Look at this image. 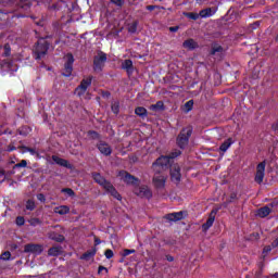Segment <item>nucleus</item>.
I'll use <instances>...</instances> for the list:
<instances>
[{"mask_svg":"<svg viewBox=\"0 0 278 278\" xmlns=\"http://www.w3.org/2000/svg\"><path fill=\"white\" fill-rule=\"evenodd\" d=\"M25 253H34V255H40L42 253V245L39 244H27L24 248Z\"/></svg>","mask_w":278,"mask_h":278,"instance_id":"nucleus-10","label":"nucleus"},{"mask_svg":"<svg viewBox=\"0 0 278 278\" xmlns=\"http://www.w3.org/2000/svg\"><path fill=\"white\" fill-rule=\"evenodd\" d=\"M38 201H41V203H45L46 199H45V194L40 193L37 195Z\"/></svg>","mask_w":278,"mask_h":278,"instance_id":"nucleus-41","label":"nucleus"},{"mask_svg":"<svg viewBox=\"0 0 278 278\" xmlns=\"http://www.w3.org/2000/svg\"><path fill=\"white\" fill-rule=\"evenodd\" d=\"M105 60H108V56L103 53H100L98 56H96L93 61L94 68L100 71L101 66H103V63H105Z\"/></svg>","mask_w":278,"mask_h":278,"instance_id":"nucleus-13","label":"nucleus"},{"mask_svg":"<svg viewBox=\"0 0 278 278\" xmlns=\"http://www.w3.org/2000/svg\"><path fill=\"white\" fill-rule=\"evenodd\" d=\"M93 179L97 184H99L100 186H103L105 188L106 192L112 194V197H114V199H117V201H121V194H118L116 189H114V186H112V184L108 182L106 179L103 178V176H100V174H94Z\"/></svg>","mask_w":278,"mask_h":278,"instance_id":"nucleus-1","label":"nucleus"},{"mask_svg":"<svg viewBox=\"0 0 278 278\" xmlns=\"http://www.w3.org/2000/svg\"><path fill=\"white\" fill-rule=\"evenodd\" d=\"M104 255L106 260H112V257H114V252L112 250H106Z\"/></svg>","mask_w":278,"mask_h":278,"instance_id":"nucleus-33","label":"nucleus"},{"mask_svg":"<svg viewBox=\"0 0 278 278\" xmlns=\"http://www.w3.org/2000/svg\"><path fill=\"white\" fill-rule=\"evenodd\" d=\"M121 177L125 184H136L138 181L134 176L127 174V172H122Z\"/></svg>","mask_w":278,"mask_h":278,"instance_id":"nucleus-15","label":"nucleus"},{"mask_svg":"<svg viewBox=\"0 0 278 278\" xmlns=\"http://www.w3.org/2000/svg\"><path fill=\"white\" fill-rule=\"evenodd\" d=\"M93 134V136H97V132H92Z\"/></svg>","mask_w":278,"mask_h":278,"instance_id":"nucleus-54","label":"nucleus"},{"mask_svg":"<svg viewBox=\"0 0 278 278\" xmlns=\"http://www.w3.org/2000/svg\"><path fill=\"white\" fill-rule=\"evenodd\" d=\"M5 66H7V68H9L10 71H17V67L14 66V65H12V64H10V63H8L7 65H4V68H5Z\"/></svg>","mask_w":278,"mask_h":278,"instance_id":"nucleus-40","label":"nucleus"},{"mask_svg":"<svg viewBox=\"0 0 278 278\" xmlns=\"http://www.w3.org/2000/svg\"><path fill=\"white\" fill-rule=\"evenodd\" d=\"M91 84H92L91 77H87L83 79V81L80 83V86L76 89L77 94L81 97V94H84L86 90H88V88L91 86Z\"/></svg>","mask_w":278,"mask_h":278,"instance_id":"nucleus-8","label":"nucleus"},{"mask_svg":"<svg viewBox=\"0 0 278 278\" xmlns=\"http://www.w3.org/2000/svg\"><path fill=\"white\" fill-rule=\"evenodd\" d=\"M231 144H233V141L231 139H227L220 147H219V151H223L225 153V151H227V149H229V147H231Z\"/></svg>","mask_w":278,"mask_h":278,"instance_id":"nucleus-22","label":"nucleus"},{"mask_svg":"<svg viewBox=\"0 0 278 278\" xmlns=\"http://www.w3.org/2000/svg\"><path fill=\"white\" fill-rule=\"evenodd\" d=\"M115 5H123V0H111Z\"/></svg>","mask_w":278,"mask_h":278,"instance_id":"nucleus-42","label":"nucleus"},{"mask_svg":"<svg viewBox=\"0 0 278 278\" xmlns=\"http://www.w3.org/2000/svg\"><path fill=\"white\" fill-rule=\"evenodd\" d=\"M31 155L36 154V150H29Z\"/></svg>","mask_w":278,"mask_h":278,"instance_id":"nucleus-51","label":"nucleus"},{"mask_svg":"<svg viewBox=\"0 0 278 278\" xmlns=\"http://www.w3.org/2000/svg\"><path fill=\"white\" fill-rule=\"evenodd\" d=\"M94 243H96V244H101V240H100L99 238H96V239H94Z\"/></svg>","mask_w":278,"mask_h":278,"instance_id":"nucleus-46","label":"nucleus"},{"mask_svg":"<svg viewBox=\"0 0 278 278\" xmlns=\"http://www.w3.org/2000/svg\"><path fill=\"white\" fill-rule=\"evenodd\" d=\"M70 212H71V208L67 205H61V206L54 207V214H60V216H64Z\"/></svg>","mask_w":278,"mask_h":278,"instance_id":"nucleus-16","label":"nucleus"},{"mask_svg":"<svg viewBox=\"0 0 278 278\" xmlns=\"http://www.w3.org/2000/svg\"><path fill=\"white\" fill-rule=\"evenodd\" d=\"M185 16L187 17V18H191V21H198V18H200L201 16H200V13L198 14V13H185Z\"/></svg>","mask_w":278,"mask_h":278,"instance_id":"nucleus-28","label":"nucleus"},{"mask_svg":"<svg viewBox=\"0 0 278 278\" xmlns=\"http://www.w3.org/2000/svg\"><path fill=\"white\" fill-rule=\"evenodd\" d=\"M150 110H151L152 112H161V110H164V102L159 101V102H156L155 104H152V105L150 106Z\"/></svg>","mask_w":278,"mask_h":278,"instance_id":"nucleus-20","label":"nucleus"},{"mask_svg":"<svg viewBox=\"0 0 278 278\" xmlns=\"http://www.w3.org/2000/svg\"><path fill=\"white\" fill-rule=\"evenodd\" d=\"M36 207V203L34 202V200H28L26 203V210H34Z\"/></svg>","mask_w":278,"mask_h":278,"instance_id":"nucleus-31","label":"nucleus"},{"mask_svg":"<svg viewBox=\"0 0 278 278\" xmlns=\"http://www.w3.org/2000/svg\"><path fill=\"white\" fill-rule=\"evenodd\" d=\"M264 251H265V252H268V251H270V248H267V249H265Z\"/></svg>","mask_w":278,"mask_h":278,"instance_id":"nucleus-52","label":"nucleus"},{"mask_svg":"<svg viewBox=\"0 0 278 278\" xmlns=\"http://www.w3.org/2000/svg\"><path fill=\"white\" fill-rule=\"evenodd\" d=\"M174 260L173 256H167V262H173Z\"/></svg>","mask_w":278,"mask_h":278,"instance_id":"nucleus-48","label":"nucleus"},{"mask_svg":"<svg viewBox=\"0 0 278 278\" xmlns=\"http://www.w3.org/2000/svg\"><path fill=\"white\" fill-rule=\"evenodd\" d=\"M155 188H164L166 186V177L161 173H156L153 177Z\"/></svg>","mask_w":278,"mask_h":278,"instance_id":"nucleus-9","label":"nucleus"},{"mask_svg":"<svg viewBox=\"0 0 278 278\" xmlns=\"http://www.w3.org/2000/svg\"><path fill=\"white\" fill-rule=\"evenodd\" d=\"M61 192H63L67 197H75V191H73V189L71 188L62 189Z\"/></svg>","mask_w":278,"mask_h":278,"instance_id":"nucleus-30","label":"nucleus"},{"mask_svg":"<svg viewBox=\"0 0 278 278\" xmlns=\"http://www.w3.org/2000/svg\"><path fill=\"white\" fill-rule=\"evenodd\" d=\"M50 238H51V240H55L56 242H62V240H64L63 236H59V237L50 236Z\"/></svg>","mask_w":278,"mask_h":278,"instance_id":"nucleus-35","label":"nucleus"},{"mask_svg":"<svg viewBox=\"0 0 278 278\" xmlns=\"http://www.w3.org/2000/svg\"><path fill=\"white\" fill-rule=\"evenodd\" d=\"M216 14V9L207 8L200 11V18H210Z\"/></svg>","mask_w":278,"mask_h":278,"instance_id":"nucleus-14","label":"nucleus"},{"mask_svg":"<svg viewBox=\"0 0 278 278\" xmlns=\"http://www.w3.org/2000/svg\"><path fill=\"white\" fill-rule=\"evenodd\" d=\"M122 67L127 71V73H131L132 68H134V62H131V60H125L122 63Z\"/></svg>","mask_w":278,"mask_h":278,"instance_id":"nucleus-18","label":"nucleus"},{"mask_svg":"<svg viewBox=\"0 0 278 278\" xmlns=\"http://www.w3.org/2000/svg\"><path fill=\"white\" fill-rule=\"evenodd\" d=\"M265 173H266V163L262 162L256 167V175H255L256 184H262V181H264Z\"/></svg>","mask_w":278,"mask_h":278,"instance_id":"nucleus-7","label":"nucleus"},{"mask_svg":"<svg viewBox=\"0 0 278 278\" xmlns=\"http://www.w3.org/2000/svg\"><path fill=\"white\" fill-rule=\"evenodd\" d=\"M170 177H172V181H179L181 179L179 165L174 164L170 166Z\"/></svg>","mask_w":278,"mask_h":278,"instance_id":"nucleus-11","label":"nucleus"},{"mask_svg":"<svg viewBox=\"0 0 278 278\" xmlns=\"http://www.w3.org/2000/svg\"><path fill=\"white\" fill-rule=\"evenodd\" d=\"M268 214H270V207L268 206L262 207L257 211V216H260V218H266Z\"/></svg>","mask_w":278,"mask_h":278,"instance_id":"nucleus-19","label":"nucleus"},{"mask_svg":"<svg viewBox=\"0 0 278 278\" xmlns=\"http://www.w3.org/2000/svg\"><path fill=\"white\" fill-rule=\"evenodd\" d=\"M48 253H49V255H53V256L60 255V253H62V249H60V248H51Z\"/></svg>","mask_w":278,"mask_h":278,"instance_id":"nucleus-29","label":"nucleus"},{"mask_svg":"<svg viewBox=\"0 0 278 278\" xmlns=\"http://www.w3.org/2000/svg\"><path fill=\"white\" fill-rule=\"evenodd\" d=\"M193 105H194V102L192 100H189L182 106V112H186V113L190 112L192 110Z\"/></svg>","mask_w":278,"mask_h":278,"instance_id":"nucleus-25","label":"nucleus"},{"mask_svg":"<svg viewBox=\"0 0 278 278\" xmlns=\"http://www.w3.org/2000/svg\"><path fill=\"white\" fill-rule=\"evenodd\" d=\"M177 155H179V152L178 153H173L172 157H177Z\"/></svg>","mask_w":278,"mask_h":278,"instance_id":"nucleus-49","label":"nucleus"},{"mask_svg":"<svg viewBox=\"0 0 278 278\" xmlns=\"http://www.w3.org/2000/svg\"><path fill=\"white\" fill-rule=\"evenodd\" d=\"M134 192L141 199H151L152 197L151 189L147 186L135 187Z\"/></svg>","mask_w":278,"mask_h":278,"instance_id":"nucleus-6","label":"nucleus"},{"mask_svg":"<svg viewBox=\"0 0 278 278\" xmlns=\"http://www.w3.org/2000/svg\"><path fill=\"white\" fill-rule=\"evenodd\" d=\"M11 257V254H10V252H4L3 254H1V256H0V258L1 260H9Z\"/></svg>","mask_w":278,"mask_h":278,"instance_id":"nucleus-37","label":"nucleus"},{"mask_svg":"<svg viewBox=\"0 0 278 278\" xmlns=\"http://www.w3.org/2000/svg\"><path fill=\"white\" fill-rule=\"evenodd\" d=\"M17 168H25L27 166V161L23 160L21 163L15 165Z\"/></svg>","mask_w":278,"mask_h":278,"instance_id":"nucleus-34","label":"nucleus"},{"mask_svg":"<svg viewBox=\"0 0 278 278\" xmlns=\"http://www.w3.org/2000/svg\"><path fill=\"white\" fill-rule=\"evenodd\" d=\"M274 247H278V238L276 239Z\"/></svg>","mask_w":278,"mask_h":278,"instance_id":"nucleus-50","label":"nucleus"},{"mask_svg":"<svg viewBox=\"0 0 278 278\" xmlns=\"http://www.w3.org/2000/svg\"><path fill=\"white\" fill-rule=\"evenodd\" d=\"M190 129H184L177 138V144L180 149L188 147V139L190 138Z\"/></svg>","mask_w":278,"mask_h":278,"instance_id":"nucleus-5","label":"nucleus"},{"mask_svg":"<svg viewBox=\"0 0 278 278\" xmlns=\"http://www.w3.org/2000/svg\"><path fill=\"white\" fill-rule=\"evenodd\" d=\"M112 112L114 113V114H118V103H114V104H112Z\"/></svg>","mask_w":278,"mask_h":278,"instance_id":"nucleus-36","label":"nucleus"},{"mask_svg":"<svg viewBox=\"0 0 278 278\" xmlns=\"http://www.w3.org/2000/svg\"><path fill=\"white\" fill-rule=\"evenodd\" d=\"M147 10H150V11L155 10V7L149 5V7L147 8Z\"/></svg>","mask_w":278,"mask_h":278,"instance_id":"nucleus-47","label":"nucleus"},{"mask_svg":"<svg viewBox=\"0 0 278 278\" xmlns=\"http://www.w3.org/2000/svg\"><path fill=\"white\" fill-rule=\"evenodd\" d=\"M135 114H137V116H147V109H144L142 106H138L135 110Z\"/></svg>","mask_w":278,"mask_h":278,"instance_id":"nucleus-26","label":"nucleus"},{"mask_svg":"<svg viewBox=\"0 0 278 278\" xmlns=\"http://www.w3.org/2000/svg\"><path fill=\"white\" fill-rule=\"evenodd\" d=\"M167 220L177 222L184 219V212L172 213L166 216Z\"/></svg>","mask_w":278,"mask_h":278,"instance_id":"nucleus-17","label":"nucleus"},{"mask_svg":"<svg viewBox=\"0 0 278 278\" xmlns=\"http://www.w3.org/2000/svg\"><path fill=\"white\" fill-rule=\"evenodd\" d=\"M49 50V43L46 39H40L35 48V53H37V58L40 59L47 54Z\"/></svg>","mask_w":278,"mask_h":278,"instance_id":"nucleus-3","label":"nucleus"},{"mask_svg":"<svg viewBox=\"0 0 278 278\" xmlns=\"http://www.w3.org/2000/svg\"><path fill=\"white\" fill-rule=\"evenodd\" d=\"M16 225H25V219L23 217H17L16 218Z\"/></svg>","mask_w":278,"mask_h":278,"instance_id":"nucleus-39","label":"nucleus"},{"mask_svg":"<svg viewBox=\"0 0 278 278\" xmlns=\"http://www.w3.org/2000/svg\"><path fill=\"white\" fill-rule=\"evenodd\" d=\"M64 62H65V66H64L63 75L64 77H71L73 73V62H75L73 54H66L64 56Z\"/></svg>","mask_w":278,"mask_h":278,"instance_id":"nucleus-4","label":"nucleus"},{"mask_svg":"<svg viewBox=\"0 0 278 278\" xmlns=\"http://www.w3.org/2000/svg\"><path fill=\"white\" fill-rule=\"evenodd\" d=\"M137 28H138V24L132 23V24L129 25L128 30L130 31V34H135Z\"/></svg>","mask_w":278,"mask_h":278,"instance_id":"nucleus-32","label":"nucleus"},{"mask_svg":"<svg viewBox=\"0 0 278 278\" xmlns=\"http://www.w3.org/2000/svg\"><path fill=\"white\" fill-rule=\"evenodd\" d=\"M131 253H136V250H124V257H127V255H131Z\"/></svg>","mask_w":278,"mask_h":278,"instance_id":"nucleus-38","label":"nucleus"},{"mask_svg":"<svg viewBox=\"0 0 278 278\" xmlns=\"http://www.w3.org/2000/svg\"><path fill=\"white\" fill-rule=\"evenodd\" d=\"M5 55H10V46H4Z\"/></svg>","mask_w":278,"mask_h":278,"instance_id":"nucleus-44","label":"nucleus"},{"mask_svg":"<svg viewBox=\"0 0 278 278\" xmlns=\"http://www.w3.org/2000/svg\"><path fill=\"white\" fill-rule=\"evenodd\" d=\"M185 49H195L197 42L193 39L186 40L184 42Z\"/></svg>","mask_w":278,"mask_h":278,"instance_id":"nucleus-23","label":"nucleus"},{"mask_svg":"<svg viewBox=\"0 0 278 278\" xmlns=\"http://www.w3.org/2000/svg\"><path fill=\"white\" fill-rule=\"evenodd\" d=\"M98 150L102 155H112V147H110V144H108L106 142H100L98 144Z\"/></svg>","mask_w":278,"mask_h":278,"instance_id":"nucleus-12","label":"nucleus"},{"mask_svg":"<svg viewBox=\"0 0 278 278\" xmlns=\"http://www.w3.org/2000/svg\"><path fill=\"white\" fill-rule=\"evenodd\" d=\"M103 270H104L105 273H108V268H105V267H103V266H100V267H99V270H98L99 275H101V273H103Z\"/></svg>","mask_w":278,"mask_h":278,"instance_id":"nucleus-43","label":"nucleus"},{"mask_svg":"<svg viewBox=\"0 0 278 278\" xmlns=\"http://www.w3.org/2000/svg\"><path fill=\"white\" fill-rule=\"evenodd\" d=\"M52 160L55 164H59V166H65L68 167V161L61 159L59 156H52Z\"/></svg>","mask_w":278,"mask_h":278,"instance_id":"nucleus-21","label":"nucleus"},{"mask_svg":"<svg viewBox=\"0 0 278 278\" xmlns=\"http://www.w3.org/2000/svg\"><path fill=\"white\" fill-rule=\"evenodd\" d=\"M96 253V250L86 252L85 254H83L81 260H90V257H94Z\"/></svg>","mask_w":278,"mask_h":278,"instance_id":"nucleus-27","label":"nucleus"},{"mask_svg":"<svg viewBox=\"0 0 278 278\" xmlns=\"http://www.w3.org/2000/svg\"><path fill=\"white\" fill-rule=\"evenodd\" d=\"M169 164H170V156H161L153 164V169L156 173H160L162 170H165L166 166H168Z\"/></svg>","mask_w":278,"mask_h":278,"instance_id":"nucleus-2","label":"nucleus"},{"mask_svg":"<svg viewBox=\"0 0 278 278\" xmlns=\"http://www.w3.org/2000/svg\"><path fill=\"white\" fill-rule=\"evenodd\" d=\"M179 29V27L175 26V27H169V31H177Z\"/></svg>","mask_w":278,"mask_h":278,"instance_id":"nucleus-45","label":"nucleus"},{"mask_svg":"<svg viewBox=\"0 0 278 278\" xmlns=\"http://www.w3.org/2000/svg\"><path fill=\"white\" fill-rule=\"evenodd\" d=\"M275 277L278 278V273L275 274Z\"/></svg>","mask_w":278,"mask_h":278,"instance_id":"nucleus-53","label":"nucleus"},{"mask_svg":"<svg viewBox=\"0 0 278 278\" xmlns=\"http://www.w3.org/2000/svg\"><path fill=\"white\" fill-rule=\"evenodd\" d=\"M214 220H215V218L211 216V217L206 220V223L203 224V226H202L203 231H207V229H210V227H212V225H214Z\"/></svg>","mask_w":278,"mask_h":278,"instance_id":"nucleus-24","label":"nucleus"}]
</instances>
